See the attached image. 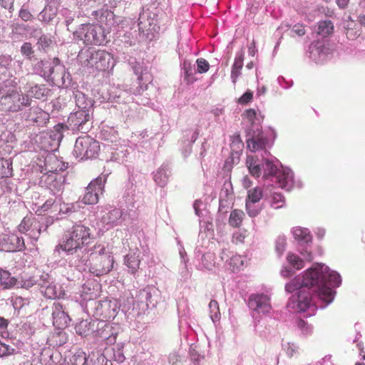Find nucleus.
I'll return each mask as SVG.
<instances>
[{"instance_id":"nucleus-50","label":"nucleus","mask_w":365,"mask_h":365,"mask_svg":"<svg viewBox=\"0 0 365 365\" xmlns=\"http://www.w3.org/2000/svg\"><path fill=\"white\" fill-rule=\"evenodd\" d=\"M228 261L232 272H238L245 267L247 258L242 255H235L232 256Z\"/></svg>"},{"instance_id":"nucleus-45","label":"nucleus","mask_w":365,"mask_h":365,"mask_svg":"<svg viewBox=\"0 0 365 365\" xmlns=\"http://www.w3.org/2000/svg\"><path fill=\"white\" fill-rule=\"evenodd\" d=\"M240 162L239 151L231 152L230 156L226 159L222 171L226 178L230 179V172L234 165L238 164Z\"/></svg>"},{"instance_id":"nucleus-47","label":"nucleus","mask_w":365,"mask_h":365,"mask_svg":"<svg viewBox=\"0 0 365 365\" xmlns=\"http://www.w3.org/2000/svg\"><path fill=\"white\" fill-rule=\"evenodd\" d=\"M139 300L141 303L145 304L146 308L150 305L154 307L156 304V300L153 298L152 289L147 287L140 290L138 294Z\"/></svg>"},{"instance_id":"nucleus-9","label":"nucleus","mask_w":365,"mask_h":365,"mask_svg":"<svg viewBox=\"0 0 365 365\" xmlns=\"http://www.w3.org/2000/svg\"><path fill=\"white\" fill-rule=\"evenodd\" d=\"M90 252L92 262L89 269L91 273L96 276H102L108 274L113 269V257L106 252L103 246L95 245L91 247Z\"/></svg>"},{"instance_id":"nucleus-16","label":"nucleus","mask_w":365,"mask_h":365,"mask_svg":"<svg viewBox=\"0 0 365 365\" xmlns=\"http://www.w3.org/2000/svg\"><path fill=\"white\" fill-rule=\"evenodd\" d=\"M247 304L253 317H257V315L259 314H267L272 309L270 297L263 293L250 294Z\"/></svg>"},{"instance_id":"nucleus-5","label":"nucleus","mask_w":365,"mask_h":365,"mask_svg":"<svg viewBox=\"0 0 365 365\" xmlns=\"http://www.w3.org/2000/svg\"><path fill=\"white\" fill-rule=\"evenodd\" d=\"M243 123L247 132V148L252 153L259 148L271 147L273 140H269L262 131V118L255 109H247L242 115Z\"/></svg>"},{"instance_id":"nucleus-41","label":"nucleus","mask_w":365,"mask_h":365,"mask_svg":"<svg viewBox=\"0 0 365 365\" xmlns=\"http://www.w3.org/2000/svg\"><path fill=\"white\" fill-rule=\"evenodd\" d=\"M231 182L226 180L222 189L220 193L219 208L222 210L223 208L229 207L232 197Z\"/></svg>"},{"instance_id":"nucleus-62","label":"nucleus","mask_w":365,"mask_h":365,"mask_svg":"<svg viewBox=\"0 0 365 365\" xmlns=\"http://www.w3.org/2000/svg\"><path fill=\"white\" fill-rule=\"evenodd\" d=\"M287 245V239L284 235H279L275 241V250L278 255V257H280L286 248Z\"/></svg>"},{"instance_id":"nucleus-56","label":"nucleus","mask_w":365,"mask_h":365,"mask_svg":"<svg viewBox=\"0 0 365 365\" xmlns=\"http://www.w3.org/2000/svg\"><path fill=\"white\" fill-rule=\"evenodd\" d=\"M269 203L274 209H279L284 205V197L279 192H273L269 198Z\"/></svg>"},{"instance_id":"nucleus-8","label":"nucleus","mask_w":365,"mask_h":365,"mask_svg":"<svg viewBox=\"0 0 365 365\" xmlns=\"http://www.w3.org/2000/svg\"><path fill=\"white\" fill-rule=\"evenodd\" d=\"M14 88L0 86V110L16 112L30 106L28 96L14 91Z\"/></svg>"},{"instance_id":"nucleus-17","label":"nucleus","mask_w":365,"mask_h":365,"mask_svg":"<svg viewBox=\"0 0 365 365\" xmlns=\"http://www.w3.org/2000/svg\"><path fill=\"white\" fill-rule=\"evenodd\" d=\"M90 112L83 110H76L68 118V126L73 131L86 133L91 127Z\"/></svg>"},{"instance_id":"nucleus-60","label":"nucleus","mask_w":365,"mask_h":365,"mask_svg":"<svg viewBox=\"0 0 365 365\" xmlns=\"http://www.w3.org/2000/svg\"><path fill=\"white\" fill-rule=\"evenodd\" d=\"M246 210L250 217H255L261 212L262 206L259 202L246 201Z\"/></svg>"},{"instance_id":"nucleus-37","label":"nucleus","mask_w":365,"mask_h":365,"mask_svg":"<svg viewBox=\"0 0 365 365\" xmlns=\"http://www.w3.org/2000/svg\"><path fill=\"white\" fill-rule=\"evenodd\" d=\"M170 168L168 163H163L155 172L153 173V180L158 185L161 187H165L170 175Z\"/></svg>"},{"instance_id":"nucleus-12","label":"nucleus","mask_w":365,"mask_h":365,"mask_svg":"<svg viewBox=\"0 0 365 365\" xmlns=\"http://www.w3.org/2000/svg\"><path fill=\"white\" fill-rule=\"evenodd\" d=\"M99 151V143L88 135H84L76 139L73 153L76 158L84 160L97 158Z\"/></svg>"},{"instance_id":"nucleus-19","label":"nucleus","mask_w":365,"mask_h":365,"mask_svg":"<svg viewBox=\"0 0 365 365\" xmlns=\"http://www.w3.org/2000/svg\"><path fill=\"white\" fill-rule=\"evenodd\" d=\"M38 286L41 293L48 299L63 298L65 292L48 274L42 275Z\"/></svg>"},{"instance_id":"nucleus-4","label":"nucleus","mask_w":365,"mask_h":365,"mask_svg":"<svg viewBox=\"0 0 365 365\" xmlns=\"http://www.w3.org/2000/svg\"><path fill=\"white\" fill-rule=\"evenodd\" d=\"M91 248L85 247L77 236L68 230L66 231L56 247L54 252H60L61 250L66 252L71 257L68 259L71 266L76 267L79 271H83L88 267L89 255Z\"/></svg>"},{"instance_id":"nucleus-27","label":"nucleus","mask_w":365,"mask_h":365,"mask_svg":"<svg viewBox=\"0 0 365 365\" xmlns=\"http://www.w3.org/2000/svg\"><path fill=\"white\" fill-rule=\"evenodd\" d=\"M40 361L43 365H62L63 359L56 349L44 347L40 355Z\"/></svg>"},{"instance_id":"nucleus-14","label":"nucleus","mask_w":365,"mask_h":365,"mask_svg":"<svg viewBox=\"0 0 365 365\" xmlns=\"http://www.w3.org/2000/svg\"><path fill=\"white\" fill-rule=\"evenodd\" d=\"M207 243H209V240L198 245L195 251V258L197 262L196 267L202 271H210L216 264L215 255L210 250H207L205 246Z\"/></svg>"},{"instance_id":"nucleus-59","label":"nucleus","mask_w":365,"mask_h":365,"mask_svg":"<svg viewBox=\"0 0 365 365\" xmlns=\"http://www.w3.org/2000/svg\"><path fill=\"white\" fill-rule=\"evenodd\" d=\"M1 286L4 289H9L16 284V279L11 276V274L6 270H1Z\"/></svg>"},{"instance_id":"nucleus-35","label":"nucleus","mask_w":365,"mask_h":365,"mask_svg":"<svg viewBox=\"0 0 365 365\" xmlns=\"http://www.w3.org/2000/svg\"><path fill=\"white\" fill-rule=\"evenodd\" d=\"M92 15L97 19L101 24V26L106 25L107 29H111L117 24L118 21L113 11L106 10L94 11Z\"/></svg>"},{"instance_id":"nucleus-13","label":"nucleus","mask_w":365,"mask_h":365,"mask_svg":"<svg viewBox=\"0 0 365 365\" xmlns=\"http://www.w3.org/2000/svg\"><path fill=\"white\" fill-rule=\"evenodd\" d=\"M54 163L56 167L53 170H49L51 174L46 176L45 182L53 195H61L64 189V178L62 175H58V172L65 170L68 167V163L66 164L57 159L54 160Z\"/></svg>"},{"instance_id":"nucleus-64","label":"nucleus","mask_w":365,"mask_h":365,"mask_svg":"<svg viewBox=\"0 0 365 365\" xmlns=\"http://www.w3.org/2000/svg\"><path fill=\"white\" fill-rule=\"evenodd\" d=\"M230 147L232 152L239 151V155L240 156L243 143L239 134H235L231 137Z\"/></svg>"},{"instance_id":"nucleus-22","label":"nucleus","mask_w":365,"mask_h":365,"mask_svg":"<svg viewBox=\"0 0 365 365\" xmlns=\"http://www.w3.org/2000/svg\"><path fill=\"white\" fill-rule=\"evenodd\" d=\"M123 212L121 209L116 207H108L103 211L101 222L106 230H109L121 224Z\"/></svg>"},{"instance_id":"nucleus-34","label":"nucleus","mask_w":365,"mask_h":365,"mask_svg":"<svg viewBox=\"0 0 365 365\" xmlns=\"http://www.w3.org/2000/svg\"><path fill=\"white\" fill-rule=\"evenodd\" d=\"M98 320L83 319L75 326L77 334L82 336L92 335L94 337Z\"/></svg>"},{"instance_id":"nucleus-38","label":"nucleus","mask_w":365,"mask_h":365,"mask_svg":"<svg viewBox=\"0 0 365 365\" xmlns=\"http://www.w3.org/2000/svg\"><path fill=\"white\" fill-rule=\"evenodd\" d=\"M73 98L76 103V110H83L91 112V109L93 105V101L86 96V95L80 91H73Z\"/></svg>"},{"instance_id":"nucleus-23","label":"nucleus","mask_w":365,"mask_h":365,"mask_svg":"<svg viewBox=\"0 0 365 365\" xmlns=\"http://www.w3.org/2000/svg\"><path fill=\"white\" fill-rule=\"evenodd\" d=\"M110 150V160L118 163H124L128 155L133 150L124 140H118L116 143L108 145Z\"/></svg>"},{"instance_id":"nucleus-36","label":"nucleus","mask_w":365,"mask_h":365,"mask_svg":"<svg viewBox=\"0 0 365 365\" xmlns=\"http://www.w3.org/2000/svg\"><path fill=\"white\" fill-rule=\"evenodd\" d=\"M199 135L197 130H189L185 131L183 136L182 153L185 158H187L192 151V145L195 142Z\"/></svg>"},{"instance_id":"nucleus-2","label":"nucleus","mask_w":365,"mask_h":365,"mask_svg":"<svg viewBox=\"0 0 365 365\" xmlns=\"http://www.w3.org/2000/svg\"><path fill=\"white\" fill-rule=\"evenodd\" d=\"M267 148H259L261 158L258 155H248L246 160L250 173L255 178L262 177L264 181H269L278 187L290 190L294 186L301 187L299 182L294 180V173L288 168L282 167L281 163L269 152Z\"/></svg>"},{"instance_id":"nucleus-18","label":"nucleus","mask_w":365,"mask_h":365,"mask_svg":"<svg viewBox=\"0 0 365 365\" xmlns=\"http://www.w3.org/2000/svg\"><path fill=\"white\" fill-rule=\"evenodd\" d=\"M119 329L117 324L98 321L97 322L94 337L105 341L107 344H113L116 341Z\"/></svg>"},{"instance_id":"nucleus-43","label":"nucleus","mask_w":365,"mask_h":365,"mask_svg":"<svg viewBox=\"0 0 365 365\" xmlns=\"http://www.w3.org/2000/svg\"><path fill=\"white\" fill-rule=\"evenodd\" d=\"M82 202L76 201L74 202H62L59 206V214L71 216L75 212H78L83 208Z\"/></svg>"},{"instance_id":"nucleus-49","label":"nucleus","mask_w":365,"mask_h":365,"mask_svg":"<svg viewBox=\"0 0 365 365\" xmlns=\"http://www.w3.org/2000/svg\"><path fill=\"white\" fill-rule=\"evenodd\" d=\"M57 14L56 7L51 4H48L43 10L39 14V19L42 21L49 22L51 21Z\"/></svg>"},{"instance_id":"nucleus-10","label":"nucleus","mask_w":365,"mask_h":365,"mask_svg":"<svg viewBox=\"0 0 365 365\" xmlns=\"http://www.w3.org/2000/svg\"><path fill=\"white\" fill-rule=\"evenodd\" d=\"M86 306L91 309L96 320L103 322L113 319L119 309L117 299L89 300Z\"/></svg>"},{"instance_id":"nucleus-26","label":"nucleus","mask_w":365,"mask_h":365,"mask_svg":"<svg viewBox=\"0 0 365 365\" xmlns=\"http://www.w3.org/2000/svg\"><path fill=\"white\" fill-rule=\"evenodd\" d=\"M287 261L292 267L283 266L280 273L282 277L287 278L292 276L294 274V269H300L304 267V260L301 259L297 255L289 252L287 256Z\"/></svg>"},{"instance_id":"nucleus-57","label":"nucleus","mask_w":365,"mask_h":365,"mask_svg":"<svg viewBox=\"0 0 365 365\" xmlns=\"http://www.w3.org/2000/svg\"><path fill=\"white\" fill-rule=\"evenodd\" d=\"M65 128L63 124H57L53 127V129L49 133L50 138L56 142L57 144L63 139V130Z\"/></svg>"},{"instance_id":"nucleus-54","label":"nucleus","mask_w":365,"mask_h":365,"mask_svg":"<svg viewBox=\"0 0 365 365\" xmlns=\"http://www.w3.org/2000/svg\"><path fill=\"white\" fill-rule=\"evenodd\" d=\"M263 197H264L265 200H268L266 195L263 193L261 188L257 187L248 191L246 201L259 202V200Z\"/></svg>"},{"instance_id":"nucleus-61","label":"nucleus","mask_w":365,"mask_h":365,"mask_svg":"<svg viewBox=\"0 0 365 365\" xmlns=\"http://www.w3.org/2000/svg\"><path fill=\"white\" fill-rule=\"evenodd\" d=\"M209 309L210 312V318L213 322L220 319V312L219 304L216 300H211L209 303Z\"/></svg>"},{"instance_id":"nucleus-63","label":"nucleus","mask_w":365,"mask_h":365,"mask_svg":"<svg viewBox=\"0 0 365 365\" xmlns=\"http://www.w3.org/2000/svg\"><path fill=\"white\" fill-rule=\"evenodd\" d=\"M53 40L51 36L41 35L38 40L37 46L38 49L46 51L53 44Z\"/></svg>"},{"instance_id":"nucleus-6","label":"nucleus","mask_w":365,"mask_h":365,"mask_svg":"<svg viewBox=\"0 0 365 365\" xmlns=\"http://www.w3.org/2000/svg\"><path fill=\"white\" fill-rule=\"evenodd\" d=\"M77 60L83 67L95 68L104 71L114 66L112 55L105 50H95L93 48L82 49L78 53Z\"/></svg>"},{"instance_id":"nucleus-30","label":"nucleus","mask_w":365,"mask_h":365,"mask_svg":"<svg viewBox=\"0 0 365 365\" xmlns=\"http://www.w3.org/2000/svg\"><path fill=\"white\" fill-rule=\"evenodd\" d=\"M22 346L21 341L13 338L5 339L4 341H0V356L16 354Z\"/></svg>"},{"instance_id":"nucleus-15","label":"nucleus","mask_w":365,"mask_h":365,"mask_svg":"<svg viewBox=\"0 0 365 365\" xmlns=\"http://www.w3.org/2000/svg\"><path fill=\"white\" fill-rule=\"evenodd\" d=\"M108 175L101 174L91 181L86 189L85 194L81 200L83 205H94L98 201V196L103 193Z\"/></svg>"},{"instance_id":"nucleus-40","label":"nucleus","mask_w":365,"mask_h":365,"mask_svg":"<svg viewBox=\"0 0 365 365\" xmlns=\"http://www.w3.org/2000/svg\"><path fill=\"white\" fill-rule=\"evenodd\" d=\"M343 27L347 38L354 40L361 35V28L350 16L343 22Z\"/></svg>"},{"instance_id":"nucleus-39","label":"nucleus","mask_w":365,"mask_h":365,"mask_svg":"<svg viewBox=\"0 0 365 365\" xmlns=\"http://www.w3.org/2000/svg\"><path fill=\"white\" fill-rule=\"evenodd\" d=\"M155 21L154 17L151 16V12L148 9H143V11L140 13L138 20L139 31L144 32L151 30L150 27L155 25Z\"/></svg>"},{"instance_id":"nucleus-42","label":"nucleus","mask_w":365,"mask_h":365,"mask_svg":"<svg viewBox=\"0 0 365 365\" xmlns=\"http://www.w3.org/2000/svg\"><path fill=\"white\" fill-rule=\"evenodd\" d=\"M34 219L29 216H26L21 220L20 225H19V231L21 233L26 234L31 238L36 240L40 234V230L35 231L34 229H31L33 226Z\"/></svg>"},{"instance_id":"nucleus-51","label":"nucleus","mask_w":365,"mask_h":365,"mask_svg":"<svg viewBox=\"0 0 365 365\" xmlns=\"http://www.w3.org/2000/svg\"><path fill=\"white\" fill-rule=\"evenodd\" d=\"M118 45H123L125 47H129L133 45L135 41L130 32H119L115 39Z\"/></svg>"},{"instance_id":"nucleus-48","label":"nucleus","mask_w":365,"mask_h":365,"mask_svg":"<svg viewBox=\"0 0 365 365\" xmlns=\"http://www.w3.org/2000/svg\"><path fill=\"white\" fill-rule=\"evenodd\" d=\"M88 365H113V363L107 359L105 354L98 351L90 354Z\"/></svg>"},{"instance_id":"nucleus-21","label":"nucleus","mask_w":365,"mask_h":365,"mask_svg":"<svg viewBox=\"0 0 365 365\" xmlns=\"http://www.w3.org/2000/svg\"><path fill=\"white\" fill-rule=\"evenodd\" d=\"M50 73L51 78H48V81H51L58 86L67 87L70 85L71 76L58 58H54V63L51 66Z\"/></svg>"},{"instance_id":"nucleus-1","label":"nucleus","mask_w":365,"mask_h":365,"mask_svg":"<svg viewBox=\"0 0 365 365\" xmlns=\"http://www.w3.org/2000/svg\"><path fill=\"white\" fill-rule=\"evenodd\" d=\"M341 284V277L337 272L323 263H316L285 285L289 293L298 291L289 298L287 306L294 312L314 315L317 308L324 309L334 301V289Z\"/></svg>"},{"instance_id":"nucleus-7","label":"nucleus","mask_w":365,"mask_h":365,"mask_svg":"<svg viewBox=\"0 0 365 365\" xmlns=\"http://www.w3.org/2000/svg\"><path fill=\"white\" fill-rule=\"evenodd\" d=\"M23 61L13 59L10 56H0V86L16 87L20 81L15 77L23 73Z\"/></svg>"},{"instance_id":"nucleus-53","label":"nucleus","mask_w":365,"mask_h":365,"mask_svg":"<svg viewBox=\"0 0 365 365\" xmlns=\"http://www.w3.org/2000/svg\"><path fill=\"white\" fill-rule=\"evenodd\" d=\"M334 28V24L331 21H322L318 23L317 33L323 37H326L333 33Z\"/></svg>"},{"instance_id":"nucleus-31","label":"nucleus","mask_w":365,"mask_h":365,"mask_svg":"<svg viewBox=\"0 0 365 365\" xmlns=\"http://www.w3.org/2000/svg\"><path fill=\"white\" fill-rule=\"evenodd\" d=\"M26 120L31 121L38 126H43L49 120V114L41 108L32 107L26 115Z\"/></svg>"},{"instance_id":"nucleus-55","label":"nucleus","mask_w":365,"mask_h":365,"mask_svg":"<svg viewBox=\"0 0 365 365\" xmlns=\"http://www.w3.org/2000/svg\"><path fill=\"white\" fill-rule=\"evenodd\" d=\"M182 69L184 72L185 80H186L187 83L192 82L194 81L193 75L195 73V70L192 63L185 60L182 63Z\"/></svg>"},{"instance_id":"nucleus-29","label":"nucleus","mask_w":365,"mask_h":365,"mask_svg":"<svg viewBox=\"0 0 365 365\" xmlns=\"http://www.w3.org/2000/svg\"><path fill=\"white\" fill-rule=\"evenodd\" d=\"M24 91L26 93L24 96H28L29 100L30 98H35L43 101L46 99L51 91L50 89L43 84H26L24 86Z\"/></svg>"},{"instance_id":"nucleus-20","label":"nucleus","mask_w":365,"mask_h":365,"mask_svg":"<svg viewBox=\"0 0 365 365\" xmlns=\"http://www.w3.org/2000/svg\"><path fill=\"white\" fill-rule=\"evenodd\" d=\"M292 232L294 240H297L301 246H305L304 248L299 250L301 255L306 260L311 261L313 257L308 247L312 242V237L309 229L302 227H293Z\"/></svg>"},{"instance_id":"nucleus-24","label":"nucleus","mask_w":365,"mask_h":365,"mask_svg":"<svg viewBox=\"0 0 365 365\" xmlns=\"http://www.w3.org/2000/svg\"><path fill=\"white\" fill-rule=\"evenodd\" d=\"M309 58L317 63H323L330 53V48L324 42L315 41L309 47Z\"/></svg>"},{"instance_id":"nucleus-33","label":"nucleus","mask_w":365,"mask_h":365,"mask_svg":"<svg viewBox=\"0 0 365 365\" xmlns=\"http://www.w3.org/2000/svg\"><path fill=\"white\" fill-rule=\"evenodd\" d=\"M71 232L77 236V238L81 241L85 247H88V245L91 240V229L82 224L81 222L75 223L71 228L68 229Z\"/></svg>"},{"instance_id":"nucleus-58","label":"nucleus","mask_w":365,"mask_h":365,"mask_svg":"<svg viewBox=\"0 0 365 365\" xmlns=\"http://www.w3.org/2000/svg\"><path fill=\"white\" fill-rule=\"evenodd\" d=\"M245 214L240 210H234L232 211L229 218V223L232 227H239L242 222Z\"/></svg>"},{"instance_id":"nucleus-25","label":"nucleus","mask_w":365,"mask_h":365,"mask_svg":"<svg viewBox=\"0 0 365 365\" xmlns=\"http://www.w3.org/2000/svg\"><path fill=\"white\" fill-rule=\"evenodd\" d=\"M53 324L57 329L66 327L70 322L69 316L63 309V305L58 302H54L52 307Z\"/></svg>"},{"instance_id":"nucleus-28","label":"nucleus","mask_w":365,"mask_h":365,"mask_svg":"<svg viewBox=\"0 0 365 365\" xmlns=\"http://www.w3.org/2000/svg\"><path fill=\"white\" fill-rule=\"evenodd\" d=\"M24 247V240L16 234L5 236L1 242V249L8 252L21 251Z\"/></svg>"},{"instance_id":"nucleus-44","label":"nucleus","mask_w":365,"mask_h":365,"mask_svg":"<svg viewBox=\"0 0 365 365\" xmlns=\"http://www.w3.org/2000/svg\"><path fill=\"white\" fill-rule=\"evenodd\" d=\"M118 301L119 311H121L125 315H131L134 311V299L133 297H121Z\"/></svg>"},{"instance_id":"nucleus-3","label":"nucleus","mask_w":365,"mask_h":365,"mask_svg":"<svg viewBox=\"0 0 365 365\" xmlns=\"http://www.w3.org/2000/svg\"><path fill=\"white\" fill-rule=\"evenodd\" d=\"M130 65L137 77L136 83L129 88L120 86L112 87L108 93V101L115 103L113 107L127 118L133 116L132 110L136 107L135 103L133 102L132 95H140L148 89V85L153 81V75L150 71V68L144 62L134 60L130 61Z\"/></svg>"},{"instance_id":"nucleus-11","label":"nucleus","mask_w":365,"mask_h":365,"mask_svg":"<svg viewBox=\"0 0 365 365\" xmlns=\"http://www.w3.org/2000/svg\"><path fill=\"white\" fill-rule=\"evenodd\" d=\"M74 37L86 44L101 45L106 41L105 29L102 26L86 24L73 32Z\"/></svg>"},{"instance_id":"nucleus-32","label":"nucleus","mask_w":365,"mask_h":365,"mask_svg":"<svg viewBox=\"0 0 365 365\" xmlns=\"http://www.w3.org/2000/svg\"><path fill=\"white\" fill-rule=\"evenodd\" d=\"M140 251L138 248L130 249L129 252L124 257V264L126 266L128 272L135 274L140 267L139 259Z\"/></svg>"},{"instance_id":"nucleus-46","label":"nucleus","mask_w":365,"mask_h":365,"mask_svg":"<svg viewBox=\"0 0 365 365\" xmlns=\"http://www.w3.org/2000/svg\"><path fill=\"white\" fill-rule=\"evenodd\" d=\"M100 138L106 142L111 143L113 144L116 143L118 139V134L116 130L113 128H103L100 132Z\"/></svg>"},{"instance_id":"nucleus-52","label":"nucleus","mask_w":365,"mask_h":365,"mask_svg":"<svg viewBox=\"0 0 365 365\" xmlns=\"http://www.w3.org/2000/svg\"><path fill=\"white\" fill-rule=\"evenodd\" d=\"M89 358L90 354L87 356L84 351L78 350L71 357L70 361L73 365H88Z\"/></svg>"}]
</instances>
